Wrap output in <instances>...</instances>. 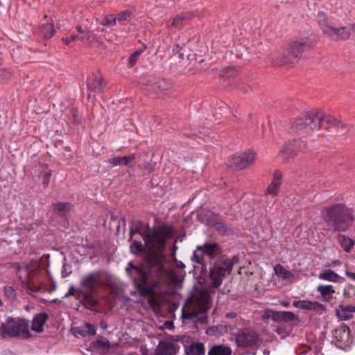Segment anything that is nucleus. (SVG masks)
Masks as SVG:
<instances>
[{"instance_id": "nucleus-1", "label": "nucleus", "mask_w": 355, "mask_h": 355, "mask_svg": "<svg viewBox=\"0 0 355 355\" xmlns=\"http://www.w3.org/2000/svg\"><path fill=\"white\" fill-rule=\"evenodd\" d=\"M142 226L141 222H137L131 230L130 237L132 239L137 233L142 236L147 251L144 264L139 267L129 262L126 272L140 296L150 297L148 304L155 309L159 307V303L155 297L157 290L161 289L168 282L170 276V272L164 267L166 259L164 252L166 241L173 237V232L171 226L166 224L148 227L145 232L141 230Z\"/></svg>"}, {"instance_id": "nucleus-2", "label": "nucleus", "mask_w": 355, "mask_h": 355, "mask_svg": "<svg viewBox=\"0 0 355 355\" xmlns=\"http://www.w3.org/2000/svg\"><path fill=\"white\" fill-rule=\"evenodd\" d=\"M210 295L206 290H195L182 309V318L191 320L194 324H206L208 318L206 312L210 307Z\"/></svg>"}, {"instance_id": "nucleus-3", "label": "nucleus", "mask_w": 355, "mask_h": 355, "mask_svg": "<svg viewBox=\"0 0 355 355\" xmlns=\"http://www.w3.org/2000/svg\"><path fill=\"white\" fill-rule=\"evenodd\" d=\"M327 226L337 232H344L354 220V211L344 204L336 203L324 207L320 213Z\"/></svg>"}, {"instance_id": "nucleus-4", "label": "nucleus", "mask_w": 355, "mask_h": 355, "mask_svg": "<svg viewBox=\"0 0 355 355\" xmlns=\"http://www.w3.org/2000/svg\"><path fill=\"white\" fill-rule=\"evenodd\" d=\"M239 257L236 255L232 258L223 257L217 260L210 269L209 277L211 281V287L218 288L223 278L231 273L233 266L239 262Z\"/></svg>"}, {"instance_id": "nucleus-5", "label": "nucleus", "mask_w": 355, "mask_h": 355, "mask_svg": "<svg viewBox=\"0 0 355 355\" xmlns=\"http://www.w3.org/2000/svg\"><path fill=\"white\" fill-rule=\"evenodd\" d=\"M6 336L27 339L31 336L28 324L24 320L9 318L6 322H0V339Z\"/></svg>"}, {"instance_id": "nucleus-6", "label": "nucleus", "mask_w": 355, "mask_h": 355, "mask_svg": "<svg viewBox=\"0 0 355 355\" xmlns=\"http://www.w3.org/2000/svg\"><path fill=\"white\" fill-rule=\"evenodd\" d=\"M316 20L322 33L331 40L337 42L339 40H346L349 38L351 35L349 28L345 26L340 28L334 27L324 12H319Z\"/></svg>"}, {"instance_id": "nucleus-7", "label": "nucleus", "mask_w": 355, "mask_h": 355, "mask_svg": "<svg viewBox=\"0 0 355 355\" xmlns=\"http://www.w3.org/2000/svg\"><path fill=\"white\" fill-rule=\"evenodd\" d=\"M292 128L298 134H307L320 129V112L315 110L307 112L304 117L297 118Z\"/></svg>"}, {"instance_id": "nucleus-8", "label": "nucleus", "mask_w": 355, "mask_h": 355, "mask_svg": "<svg viewBox=\"0 0 355 355\" xmlns=\"http://www.w3.org/2000/svg\"><path fill=\"white\" fill-rule=\"evenodd\" d=\"M220 253V248L216 243H206L203 245H198L193 251L191 259L193 263L205 266Z\"/></svg>"}, {"instance_id": "nucleus-9", "label": "nucleus", "mask_w": 355, "mask_h": 355, "mask_svg": "<svg viewBox=\"0 0 355 355\" xmlns=\"http://www.w3.org/2000/svg\"><path fill=\"white\" fill-rule=\"evenodd\" d=\"M80 285L87 291L85 295L86 302L92 306H96L98 303L93 298V294L103 285L100 273L95 272L85 276L80 281Z\"/></svg>"}, {"instance_id": "nucleus-10", "label": "nucleus", "mask_w": 355, "mask_h": 355, "mask_svg": "<svg viewBox=\"0 0 355 355\" xmlns=\"http://www.w3.org/2000/svg\"><path fill=\"white\" fill-rule=\"evenodd\" d=\"M333 342L336 346L341 349L345 350L352 343V337L349 327L343 323L336 328L332 332Z\"/></svg>"}, {"instance_id": "nucleus-11", "label": "nucleus", "mask_w": 355, "mask_h": 355, "mask_svg": "<svg viewBox=\"0 0 355 355\" xmlns=\"http://www.w3.org/2000/svg\"><path fill=\"white\" fill-rule=\"evenodd\" d=\"M259 340V334L249 328L240 329L236 336V343L242 348L253 347L258 343Z\"/></svg>"}, {"instance_id": "nucleus-12", "label": "nucleus", "mask_w": 355, "mask_h": 355, "mask_svg": "<svg viewBox=\"0 0 355 355\" xmlns=\"http://www.w3.org/2000/svg\"><path fill=\"white\" fill-rule=\"evenodd\" d=\"M324 127L325 129L334 131L340 135H345L349 131L348 126L343 121H339L330 115H322L320 113V128Z\"/></svg>"}, {"instance_id": "nucleus-13", "label": "nucleus", "mask_w": 355, "mask_h": 355, "mask_svg": "<svg viewBox=\"0 0 355 355\" xmlns=\"http://www.w3.org/2000/svg\"><path fill=\"white\" fill-rule=\"evenodd\" d=\"M306 144L301 140H293L286 143L281 150L279 155L287 162H291L298 155L299 152H305Z\"/></svg>"}, {"instance_id": "nucleus-14", "label": "nucleus", "mask_w": 355, "mask_h": 355, "mask_svg": "<svg viewBox=\"0 0 355 355\" xmlns=\"http://www.w3.org/2000/svg\"><path fill=\"white\" fill-rule=\"evenodd\" d=\"M254 150H249L239 155L233 156L229 161V165L235 170H242L250 166L255 160Z\"/></svg>"}, {"instance_id": "nucleus-15", "label": "nucleus", "mask_w": 355, "mask_h": 355, "mask_svg": "<svg viewBox=\"0 0 355 355\" xmlns=\"http://www.w3.org/2000/svg\"><path fill=\"white\" fill-rule=\"evenodd\" d=\"M310 46L304 42H293L290 44L287 49L286 54L284 55L283 62L285 64H294L297 62L303 51Z\"/></svg>"}, {"instance_id": "nucleus-16", "label": "nucleus", "mask_w": 355, "mask_h": 355, "mask_svg": "<svg viewBox=\"0 0 355 355\" xmlns=\"http://www.w3.org/2000/svg\"><path fill=\"white\" fill-rule=\"evenodd\" d=\"M87 88L90 93H94V96L96 94H100L105 85V83L103 77L100 74H93L87 79Z\"/></svg>"}, {"instance_id": "nucleus-17", "label": "nucleus", "mask_w": 355, "mask_h": 355, "mask_svg": "<svg viewBox=\"0 0 355 355\" xmlns=\"http://www.w3.org/2000/svg\"><path fill=\"white\" fill-rule=\"evenodd\" d=\"M39 32L40 35L46 40L51 38L55 33L53 20L47 15H44L41 20Z\"/></svg>"}, {"instance_id": "nucleus-18", "label": "nucleus", "mask_w": 355, "mask_h": 355, "mask_svg": "<svg viewBox=\"0 0 355 355\" xmlns=\"http://www.w3.org/2000/svg\"><path fill=\"white\" fill-rule=\"evenodd\" d=\"M179 349V346L174 343L161 340L153 355H175Z\"/></svg>"}, {"instance_id": "nucleus-19", "label": "nucleus", "mask_w": 355, "mask_h": 355, "mask_svg": "<svg viewBox=\"0 0 355 355\" xmlns=\"http://www.w3.org/2000/svg\"><path fill=\"white\" fill-rule=\"evenodd\" d=\"M293 306L301 309L310 310L313 311H320L324 309V306L321 303L316 301L299 300L294 301Z\"/></svg>"}, {"instance_id": "nucleus-20", "label": "nucleus", "mask_w": 355, "mask_h": 355, "mask_svg": "<svg viewBox=\"0 0 355 355\" xmlns=\"http://www.w3.org/2000/svg\"><path fill=\"white\" fill-rule=\"evenodd\" d=\"M282 173L275 171L271 183L266 189V193L275 196L278 194L282 184Z\"/></svg>"}, {"instance_id": "nucleus-21", "label": "nucleus", "mask_w": 355, "mask_h": 355, "mask_svg": "<svg viewBox=\"0 0 355 355\" xmlns=\"http://www.w3.org/2000/svg\"><path fill=\"white\" fill-rule=\"evenodd\" d=\"M135 154H131L129 156H123V157H114L112 158H110L108 159V162L113 166H120L125 165L128 167H133L135 164Z\"/></svg>"}, {"instance_id": "nucleus-22", "label": "nucleus", "mask_w": 355, "mask_h": 355, "mask_svg": "<svg viewBox=\"0 0 355 355\" xmlns=\"http://www.w3.org/2000/svg\"><path fill=\"white\" fill-rule=\"evenodd\" d=\"M316 291L319 293L324 302H331L333 300V295L335 293L334 287L331 285H319L318 286Z\"/></svg>"}, {"instance_id": "nucleus-23", "label": "nucleus", "mask_w": 355, "mask_h": 355, "mask_svg": "<svg viewBox=\"0 0 355 355\" xmlns=\"http://www.w3.org/2000/svg\"><path fill=\"white\" fill-rule=\"evenodd\" d=\"M318 278L322 280L334 283L343 282L345 280L343 277L339 276L337 273L330 269L324 270L320 272Z\"/></svg>"}, {"instance_id": "nucleus-24", "label": "nucleus", "mask_w": 355, "mask_h": 355, "mask_svg": "<svg viewBox=\"0 0 355 355\" xmlns=\"http://www.w3.org/2000/svg\"><path fill=\"white\" fill-rule=\"evenodd\" d=\"M48 319V315L45 313L37 314L33 319L31 329L40 333L43 331V326Z\"/></svg>"}, {"instance_id": "nucleus-25", "label": "nucleus", "mask_w": 355, "mask_h": 355, "mask_svg": "<svg viewBox=\"0 0 355 355\" xmlns=\"http://www.w3.org/2000/svg\"><path fill=\"white\" fill-rule=\"evenodd\" d=\"M271 318L273 320H282L288 322L297 318L295 315L291 311H271Z\"/></svg>"}, {"instance_id": "nucleus-26", "label": "nucleus", "mask_w": 355, "mask_h": 355, "mask_svg": "<svg viewBox=\"0 0 355 355\" xmlns=\"http://www.w3.org/2000/svg\"><path fill=\"white\" fill-rule=\"evenodd\" d=\"M185 353L187 355H204L205 349L204 344L202 343H193L185 347Z\"/></svg>"}, {"instance_id": "nucleus-27", "label": "nucleus", "mask_w": 355, "mask_h": 355, "mask_svg": "<svg viewBox=\"0 0 355 355\" xmlns=\"http://www.w3.org/2000/svg\"><path fill=\"white\" fill-rule=\"evenodd\" d=\"M193 15L190 12H184L177 15L173 21L172 25L176 28H182L193 17Z\"/></svg>"}, {"instance_id": "nucleus-28", "label": "nucleus", "mask_w": 355, "mask_h": 355, "mask_svg": "<svg viewBox=\"0 0 355 355\" xmlns=\"http://www.w3.org/2000/svg\"><path fill=\"white\" fill-rule=\"evenodd\" d=\"M232 349L224 345H213L208 351V355H232Z\"/></svg>"}, {"instance_id": "nucleus-29", "label": "nucleus", "mask_w": 355, "mask_h": 355, "mask_svg": "<svg viewBox=\"0 0 355 355\" xmlns=\"http://www.w3.org/2000/svg\"><path fill=\"white\" fill-rule=\"evenodd\" d=\"M338 241L345 251L347 252H350L354 244V240L343 234L338 236Z\"/></svg>"}, {"instance_id": "nucleus-30", "label": "nucleus", "mask_w": 355, "mask_h": 355, "mask_svg": "<svg viewBox=\"0 0 355 355\" xmlns=\"http://www.w3.org/2000/svg\"><path fill=\"white\" fill-rule=\"evenodd\" d=\"M71 208V205L68 202H58L54 205L55 211L60 216H65Z\"/></svg>"}, {"instance_id": "nucleus-31", "label": "nucleus", "mask_w": 355, "mask_h": 355, "mask_svg": "<svg viewBox=\"0 0 355 355\" xmlns=\"http://www.w3.org/2000/svg\"><path fill=\"white\" fill-rule=\"evenodd\" d=\"M153 83L154 85L157 86L159 88V92L166 90L169 87V84L165 79L157 80L155 77L153 76H148V83Z\"/></svg>"}, {"instance_id": "nucleus-32", "label": "nucleus", "mask_w": 355, "mask_h": 355, "mask_svg": "<svg viewBox=\"0 0 355 355\" xmlns=\"http://www.w3.org/2000/svg\"><path fill=\"white\" fill-rule=\"evenodd\" d=\"M274 270L275 274L282 278L283 279H287L293 277L292 272L289 270H286L283 266L281 264H277L274 267Z\"/></svg>"}, {"instance_id": "nucleus-33", "label": "nucleus", "mask_w": 355, "mask_h": 355, "mask_svg": "<svg viewBox=\"0 0 355 355\" xmlns=\"http://www.w3.org/2000/svg\"><path fill=\"white\" fill-rule=\"evenodd\" d=\"M32 272H29L28 275L27 280V288L29 291L37 293L42 289V286L39 282H35L32 277Z\"/></svg>"}, {"instance_id": "nucleus-34", "label": "nucleus", "mask_w": 355, "mask_h": 355, "mask_svg": "<svg viewBox=\"0 0 355 355\" xmlns=\"http://www.w3.org/2000/svg\"><path fill=\"white\" fill-rule=\"evenodd\" d=\"M67 116L68 120L73 124L78 125L81 122L82 118L79 115L78 110L75 107L70 108Z\"/></svg>"}, {"instance_id": "nucleus-35", "label": "nucleus", "mask_w": 355, "mask_h": 355, "mask_svg": "<svg viewBox=\"0 0 355 355\" xmlns=\"http://www.w3.org/2000/svg\"><path fill=\"white\" fill-rule=\"evenodd\" d=\"M130 252L135 254H139L144 251V246L140 241L133 240L130 245Z\"/></svg>"}, {"instance_id": "nucleus-36", "label": "nucleus", "mask_w": 355, "mask_h": 355, "mask_svg": "<svg viewBox=\"0 0 355 355\" xmlns=\"http://www.w3.org/2000/svg\"><path fill=\"white\" fill-rule=\"evenodd\" d=\"M142 52H143V50L138 49L130 55V57L128 58V67L129 68H132L137 63V62L138 59L139 58V57L141 56Z\"/></svg>"}, {"instance_id": "nucleus-37", "label": "nucleus", "mask_w": 355, "mask_h": 355, "mask_svg": "<svg viewBox=\"0 0 355 355\" xmlns=\"http://www.w3.org/2000/svg\"><path fill=\"white\" fill-rule=\"evenodd\" d=\"M101 24L107 27L114 26L116 24V17L113 15H107L102 19Z\"/></svg>"}, {"instance_id": "nucleus-38", "label": "nucleus", "mask_w": 355, "mask_h": 355, "mask_svg": "<svg viewBox=\"0 0 355 355\" xmlns=\"http://www.w3.org/2000/svg\"><path fill=\"white\" fill-rule=\"evenodd\" d=\"M80 334L83 336H94L96 334V328L93 324L87 323L81 331Z\"/></svg>"}, {"instance_id": "nucleus-39", "label": "nucleus", "mask_w": 355, "mask_h": 355, "mask_svg": "<svg viewBox=\"0 0 355 355\" xmlns=\"http://www.w3.org/2000/svg\"><path fill=\"white\" fill-rule=\"evenodd\" d=\"M131 15V12L128 10L121 11L117 14L116 17V21L122 22L126 21Z\"/></svg>"}, {"instance_id": "nucleus-40", "label": "nucleus", "mask_w": 355, "mask_h": 355, "mask_svg": "<svg viewBox=\"0 0 355 355\" xmlns=\"http://www.w3.org/2000/svg\"><path fill=\"white\" fill-rule=\"evenodd\" d=\"M338 310L341 312L347 313V314H352L353 312H355V306L349 304H340Z\"/></svg>"}, {"instance_id": "nucleus-41", "label": "nucleus", "mask_w": 355, "mask_h": 355, "mask_svg": "<svg viewBox=\"0 0 355 355\" xmlns=\"http://www.w3.org/2000/svg\"><path fill=\"white\" fill-rule=\"evenodd\" d=\"M51 176V171L50 170H47L44 172V173L42 175V184L44 187H47L49 186Z\"/></svg>"}, {"instance_id": "nucleus-42", "label": "nucleus", "mask_w": 355, "mask_h": 355, "mask_svg": "<svg viewBox=\"0 0 355 355\" xmlns=\"http://www.w3.org/2000/svg\"><path fill=\"white\" fill-rule=\"evenodd\" d=\"M79 36L78 35L73 34L70 37H66L62 38V42L66 44L69 45L71 42H74L77 40H78Z\"/></svg>"}, {"instance_id": "nucleus-43", "label": "nucleus", "mask_w": 355, "mask_h": 355, "mask_svg": "<svg viewBox=\"0 0 355 355\" xmlns=\"http://www.w3.org/2000/svg\"><path fill=\"white\" fill-rule=\"evenodd\" d=\"M336 313L340 319L344 320H349L353 316L352 314H347V313L341 312L339 310H336Z\"/></svg>"}, {"instance_id": "nucleus-44", "label": "nucleus", "mask_w": 355, "mask_h": 355, "mask_svg": "<svg viewBox=\"0 0 355 355\" xmlns=\"http://www.w3.org/2000/svg\"><path fill=\"white\" fill-rule=\"evenodd\" d=\"M155 164L153 162H148L144 165V168L148 173L152 172L155 169Z\"/></svg>"}, {"instance_id": "nucleus-45", "label": "nucleus", "mask_w": 355, "mask_h": 355, "mask_svg": "<svg viewBox=\"0 0 355 355\" xmlns=\"http://www.w3.org/2000/svg\"><path fill=\"white\" fill-rule=\"evenodd\" d=\"M83 35L82 36H79L78 40H81L84 43L89 42L91 36L89 32L85 31Z\"/></svg>"}, {"instance_id": "nucleus-46", "label": "nucleus", "mask_w": 355, "mask_h": 355, "mask_svg": "<svg viewBox=\"0 0 355 355\" xmlns=\"http://www.w3.org/2000/svg\"><path fill=\"white\" fill-rule=\"evenodd\" d=\"M77 291V290L74 288L73 286H71L67 291V293H65L64 297H68L71 295H75V293Z\"/></svg>"}, {"instance_id": "nucleus-47", "label": "nucleus", "mask_w": 355, "mask_h": 355, "mask_svg": "<svg viewBox=\"0 0 355 355\" xmlns=\"http://www.w3.org/2000/svg\"><path fill=\"white\" fill-rule=\"evenodd\" d=\"M148 92H151L154 94H158L159 93V88H157V86L156 85H154L153 83V86L150 88H148Z\"/></svg>"}, {"instance_id": "nucleus-48", "label": "nucleus", "mask_w": 355, "mask_h": 355, "mask_svg": "<svg viewBox=\"0 0 355 355\" xmlns=\"http://www.w3.org/2000/svg\"><path fill=\"white\" fill-rule=\"evenodd\" d=\"M345 275H346V276H347L348 278H349V279H352V280L355 281V273H354V272H349V271L346 270V271H345Z\"/></svg>"}, {"instance_id": "nucleus-49", "label": "nucleus", "mask_w": 355, "mask_h": 355, "mask_svg": "<svg viewBox=\"0 0 355 355\" xmlns=\"http://www.w3.org/2000/svg\"><path fill=\"white\" fill-rule=\"evenodd\" d=\"M76 31H78V33L80 34H83L84 33H85V30H84L81 26L80 25H78L76 26Z\"/></svg>"}, {"instance_id": "nucleus-50", "label": "nucleus", "mask_w": 355, "mask_h": 355, "mask_svg": "<svg viewBox=\"0 0 355 355\" xmlns=\"http://www.w3.org/2000/svg\"><path fill=\"white\" fill-rule=\"evenodd\" d=\"M100 327L101 329H106L107 328V322H105V321H101L100 322Z\"/></svg>"}, {"instance_id": "nucleus-51", "label": "nucleus", "mask_w": 355, "mask_h": 355, "mask_svg": "<svg viewBox=\"0 0 355 355\" xmlns=\"http://www.w3.org/2000/svg\"><path fill=\"white\" fill-rule=\"evenodd\" d=\"M153 86V83H148V78L146 80V89L148 91V88H150Z\"/></svg>"}, {"instance_id": "nucleus-52", "label": "nucleus", "mask_w": 355, "mask_h": 355, "mask_svg": "<svg viewBox=\"0 0 355 355\" xmlns=\"http://www.w3.org/2000/svg\"><path fill=\"white\" fill-rule=\"evenodd\" d=\"M280 304L284 307H288L290 305V303L288 301H281Z\"/></svg>"}, {"instance_id": "nucleus-53", "label": "nucleus", "mask_w": 355, "mask_h": 355, "mask_svg": "<svg viewBox=\"0 0 355 355\" xmlns=\"http://www.w3.org/2000/svg\"><path fill=\"white\" fill-rule=\"evenodd\" d=\"M216 228H217V229H218L219 230H220V227H223V225L222 223H216Z\"/></svg>"}, {"instance_id": "nucleus-54", "label": "nucleus", "mask_w": 355, "mask_h": 355, "mask_svg": "<svg viewBox=\"0 0 355 355\" xmlns=\"http://www.w3.org/2000/svg\"><path fill=\"white\" fill-rule=\"evenodd\" d=\"M219 329V328H221V329H225L224 331H227V327L225 326H218V327H214V329Z\"/></svg>"}, {"instance_id": "nucleus-55", "label": "nucleus", "mask_w": 355, "mask_h": 355, "mask_svg": "<svg viewBox=\"0 0 355 355\" xmlns=\"http://www.w3.org/2000/svg\"><path fill=\"white\" fill-rule=\"evenodd\" d=\"M276 332L280 334L282 332V329L281 327H277L276 329Z\"/></svg>"}, {"instance_id": "nucleus-56", "label": "nucleus", "mask_w": 355, "mask_h": 355, "mask_svg": "<svg viewBox=\"0 0 355 355\" xmlns=\"http://www.w3.org/2000/svg\"><path fill=\"white\" fill-rule=\"evenodd\" d=\"M351 29L355 33V24L351 25Z\"/></svg>"}, {"instance_id": "nucleus-57", "label": "nucleus", "mask_w": 355, "mask_h": 355, "mask_svg": "<svg viewBox=\"0 0 355 355\" xmlns=\"http://www.w3.org/2000/svg\"><path fill=\"white\" fill-rule=\"evenodd\" d=\"M178 266L179 268H184V265L182 262H180V264H178Z\"/></svg>"}, {"instance_id": "nucleus-58", "label": "nucleus", "mask_w": 355, "mask_h": 355, "mask_svg": "<svg viewBox=\"0 0 355 355\" xmlns=\"http://www.w3.org/2000/svg\"><path fill=\"white\" fill-rule=\"evenodd\" d=\"M3 306V302L1 301V300L0 299V306Z\"/></svg>"}, {"instance_id": "nucleus-59", "label": "nucleus", "mask_w": 355, "mask_h": 355, "mask_svg": "<svg viewBox=\"0 0 355 355\" xmlns=\"http://www.w3.org/2000/svg\"><path fill=\"white\" fill-rule=\"evenodd\" d=\"M264 354H265L268 355V354H270V352H266L265 351V352H264Z\"/></svg>"}, {"instance_id": "nucleus-60", "label": "nucleus", "mask_w": 355, "mask_h": 355, "mask_svg": "<svg viewBox=\"0 0 355 355\" xmlns=\"http://www.w3.org/2000/svg\"><path fill=\"white\" fill-rule=\"evenodd\" d=\"M264 354H265L268 355V354H270V352H266L265 351V352H264Z\"/></svg>"}, {"instance_id": "nucleus-61", "label": "nucleus", "mask_w": 355, "mask_h": 355, "mask_svg": "<svg viewBox=\"0 0 355 355\" xmlns=\"http://www.w3.org/2000/svg\"><path fill=\"white\" fill-rule=\"evenodd\" d=\"M264 354H265L268 355V354H270V352H266L265 351V352H264Z\"/></svg>"}]
</instances>
